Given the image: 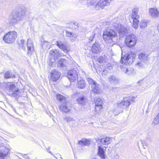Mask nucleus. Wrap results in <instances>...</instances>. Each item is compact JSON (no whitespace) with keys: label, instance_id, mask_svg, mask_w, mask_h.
I'll return each instance as SVG.
<instances>
[{"label":"nucleus","instance_id":"obj_44","mask_svg":"<svg viewBox=\"0 0 159 159\" xmlns=\"http://www.w3.org/2000/svg\"><path fill=\"white\" fill-rule=\"evenodd\" d=\"M112 67L111 66H108L106 69H109V70H111V69H112Z\"/></svg>","mask_w":159,"mask_h":159},{"label":"nucleus","instance_id":"obj_26","mask_svg":"<svg viewBox=\"0 0 159 159\" xmlns=\"http://www.w3.org/2000/svg\"><path fill=\"white\" fill-rule=\"evenodd\" d=\"M111 138L109 137H106L101 139V143L102 144L106 145H108L110 143V139Z\"/></svg>","mask_w":159,"mask_h":159},{"label":"nucleus","instance_id":"obj_34","mask_svg":"<svg viewBox=\"0 0 159 159\" xmlns=\"http://www.w3.org/2000/svg\"><path fill=\"white\" fill-rule=\"evenodd\" d=\"M64 119L68 122L74 121V120L70 116H67L64 118Z\"/></svg>","mask_w":159,"mask_h":159},{"label":"nucleus","instance_id":"obj_36","mask_svg":"<svg viewBox=\"0 0 159 159\" xmlns=\"http://www.w3.org/2000/svg\"><path fill=\"white\" fill-rule=\"evenodd\" d=\"M120 68L121 70L125 73H127L128 74H129V73L128 72L129 71L127 68L123 66H120Z\"/></svg>","mask_w":159,"mask_h":159},{"label":"nucleus","instance_id":"obj_50","mask_svg":"<svg viewBox=\"0 0 159 159\" xmlns=\"http://www.w3.org/2000/svg\"><path fill=\"white\" fill-rule=\"evenodd\" d=\"M24 156H25V154Z\"/></svg>","mask_w":159,"mask_h":159},{"label":"nucleus","instance_id":"obj_1","mask_svg":"<svg viewBox=\"0 0 159 159\" xmlns=\"http://www.w3.org/2000/svg\"><path fill=\"white\" fill-rule=\"evenodd\" d=\"M27 10L26 8L24 6L18 7L9 16L8 19L9 24L13 25L22 21L24 18Z\"/></svg>","mask_w":159,"mask_h":159},{"label":"nucleus","instance_id":"obj_32","mask_svg":"<svg viewBox=\"0 0 159 159\" xmlns=\"http://www.w3.org/2000/svg\"><path fill=\"white\" fill-rule=\"evenodd\" d=\"M49 45V43L48 42L45 41L42 42L41 43V47L44 50H45L48 47Z\"/></svg>","mask_w":159,"mask_h":159},{"label":"nucleus","instance_id":"obj_18","mask_svg":"<svg viewBox=\"0 0 159 159\" xmlns=\"http://www.w3.org/2000/svg\"><path fill=\"white\" fill-rule=\"evenodd\" d=\"M92 50L94 53H98L101 51V48L98 44L95 42L93 45L92 48Z\"/></svg>","mask_w":159,"mask_h":159},{"label":"nucleus","instance_id":"obj_7","mask_svg":"<svg viewBox=\"0 0 159 159\" xmlns=\"http://www.w3.org/2000/svg\"><path fill=\"white\" fill-rule=\"evenodd\" d=\"M5 88L7 91L11 92L10 94L12 96L16 97L17 96L19 93V89L14 84L7 83L5 85Z\"/></svg>","mask_w":159,"mask_h":159},{"label":"nucleus","instance_id":"obj_16","mask_svg":"<svg viewBox=\"0 0 159 159\" xmlns=\"http://www.w3.org/2000/svg\"><path fill=\"white\" fill-rule=\"evenodd\" d=\"M56 43L57 45L60 49L63 50L64 52H67L68 50L66 43H64L60 41H57Z\"/></svg>","mask_w":159,"mask_h":159},{"label":"nucleus","instance_id":"obj_3","mask_svg":"<svg viewBox=\"0 0 159 159\" xmlns=\"http://www.w3.org/2000/svg\"><path fill=\"white\" fill-rule=\"evenodd\" d=\"M57 98L61 103L59 106V109L61 111L68 113L71 110L70 103L66 101L64 96L58 94L57 95Z\"/></svg>","mask_w":159,"mask_h":159},{"label":"nucleus","instance_id":"obj_2","mask_svg":"<svg viewBox=\"0 0 159 159\" xmlns=\"http://www.w3.org/2000/svg\"><path fill=\"white\" fill-rule=\"evenodd\" d=\"M102 36L103 40L107 43L116 42L117 40L116 33L113 30L109 28L105 29Z\"/></svg>","mask_w":159,"mask_h":159},{"label":"nucleus","instance_id":"obj_49","mask_svg":"<svg viewBox=\"0 0 159 159\" xmlns=\"http://www.w3.org/2000/svg\"><path fill=\"white\" fill-rule=\"evenodd\" d=\"M157 104H159V99H158V102L157 103Z\"/></svg>","mask_w":159,"mask_h":159},{"label":"nucleus","instance_id":"obj_9","mask_svg":"<svg viewBox=\"0 0 159 159\" xmlns=\"http://www.w3.org/2000/svg\"><path fill=\"white\" fill-rule=\"evenodd\" d=\"M139 9L137 7L134 8L133 10L131 15V18L133 20L132 26L135 29H137L139 24V16L138 15Z\"/></svg>","mask_w":159,"mask_h":159},{"label":"nucleus","instance_id":"obj_27","mask_svg":"<svg viewBox=\"0 0 159 159\" xmlns=\"http://www.w3.org/2000/svg\"><path fill=\"white\" fill-rule=\"evenodd\" d=\"M18 43L19 45V46L24 50H26V44L25 43V40L23 39H18Z\"/></svg>","mask_w":159,"mask_h":159},{"label":"nucleus","instance_id":"obj_47","mask_svg":"<svg viewBox=\"0 0 159 159\" xmlns=\"http://www.w3.org/2000/svg\"><path fill=\"white\" fill-rule=\"evenodd\" d=\"M96 141H99L101 142V139L99 138H98L96 139Z\"/></svg>","mask_w":159,"mask_h":159},{"label":"nucleus","instance_id":"obj_11","mask_svg":"<svg viewBox=\"0 0 159 159\" xmlns=\"http://www.w3.org/2000/svg\"><path fill=\"white\" fill-rule=\"evenodd\" d=\"M78 70L75 68L69 70L68 72L67 78L70 82H74L76 80L78 76Z\"/></svg>","mask_w":159,"mask_h":159},{"label":"nucleus","instance_id":"obj_41","mask_svg":"<svg viewBox=\"0 0 159 159\" xmlns=\"http://www.w3.org/2000/svg\"><path fill=\"white\" fill-rule=\"evenodd\" d=\"M108 73V71L106 70H104L103 71V72H102V75H107Z\"/></svg>","mask_w":159,"mask_h":159},{"label":"nucleus","instance_id":"obj_33","mask_svg":"<svg viewBox=\"0 0 159 159\" xmlns=\"http://www.w3.org/2000/svg\"><path fill=\"white\" fill-rule=\"evenodd\" d=\"M148 22L146 20H143L141 21L140 26L141 28L143 29L147 26Z\"/></svg>","mask_w":159,"mask_h":159},{"label":"nucleus","instance_id":"obj_30","mask_svg":"<svg viewBox=\"0 0 159 159\" xmlns=\"http://www.w3.org/2000/svg\"><path fill=\"white\" fill-rule=\"evenodd\" d=\"M66 63V60L64 59H60L58 61V66L63 67L65 66Z\"/></svg>","mask_w":159,"mask_h":159},{"label":"nucleus","instance_id":"obj_4","mask_svg":"<svg viewBox=\"0 0 159 159\" xmlns=\"http://www.w3.org/2000/svg\"><path fill=\"white\" fill-rule=\"evenodd\" d=\"M136 56V55L132 52H129L124 57H121L120 61L122 64L127 66L132 64Z\"/></svg>","mask_w":159,"mask_h":159},{"label":"nucleus","instance_id":"obj_45","mask_svg":"<svg viewBox=\"0 0 159 159\" xmlns=\"http://www.w3.org/2000/svg\"><path fill=\"white\" fill-rule=\"evenodd\" d=\"M4 31V30L2 28H0V34Z\"/></svg>","mask_w":159,"mask_h":159},{"label":"nucleus","instance_id":"obj_39","mask_svg":"<svg viewBox=\"0 0 159 159\" xmlns=\"http://www.w3.org/2000/svg\"><path fill=\"white\" fill-rule=\"evenodd\" d=\"M70 39L71 40L72 42H74V41L76 38V36L75 34H73L71 36V38H70Z\"/></svg>","mask_w":159,"mask_h":159},{"label":"nucleus","instance_id":"obj_5","mask_svg":"<svg viewBox=\"0 0 159 159\" xmlns=\"http://www.w3.org/2000/svg\"><path fill=\"white\" fill-rule=\"evenodd\" d=\"M111 0H100L97 2L95 0H92L90 2V6L92 8L98 10L100 8L103 9V7L109 4Z\"/></svg>","mask_w":159,"mask_h":159},{"label":"nucleus","instance_id":"obj_23","mask_svg":"<svg viewBox=\"0 0 159 159\" xmlns=\"http://www.w3.org/2000/svg\"><path fill=\"white\" fill-rule=\"evenodd\" d=\"M148 55L144 52H142L139 55V58L140 60L143 62H145L148 59Z\"/></svg>","mask_w":159,"mask_h":159},{"label":"nucleus","instance_id":"obj_46","mask_svg":"<svg viewBox=\"0 0 159 159\" xmlns=\"http://www.w3.org/2000/svg\"><path fill=\"white\" fill-rule=\"evenodd\" d=\"M157 51L158 56H159V47H158L157 48Z\"/></svg>","mask_w":159,"mask_h":159},{"label":"nucleus","instance_id":"obj_13","mask_svg":"<svg viewBox=\"0 0 159 159\" xmlns=\"http://www.w3.org/2000/svg\"><path fill=\"white\" fill-rule=\"evenodd\" d=\"M51 80L53 81H56L58 80L61 74L57 70H52L51 72Z\"/></svg>","mask_w":159,"mask_h":159},{"label":"nucleus","instance_id":"obj_17","mask_svg":"<svg viewBox=\"0 0 159 159\" xmlns=\"http://www.w3.org/2000/svg\"><path fill=\"white\" fill-rule=\"evenodd\" d=\"M92 91L95 93L99 94L102 93L101 86L100 84H96L91 87Z\"/></svg>","mask_w":159,"mask_h":159},{"label":"nucleus","instance_id":"obj_29","mask_svg":"<svg viewBox=\"0 0 159 159\" xmlns=\"http://www.w3.org/2000/svg\"><path fill=\"white\" fill-rule=\"evenodd\" d=\"M4 77L5 79H8L15 77V75L11 71H7L4 73Z\"/></svg>","mask_w":159,"mask_h":159},{"label":"nucleus","instance_id":"obj_14","mask_svg":"<svg viewBox=\"0 0 159 159\" xmlns=\"http://www.w3.org/2000/svg\"><path fill=\"white\" fill-rule=\"evenodd\" d=\"M26 45L28 50L27 54L28 55H31L32 54L31 52L34 50L33 43L32 41L30 39H28Z\"/></svg>","mask_w":159,"mask_h":159},{"label":"nucleus","instance_id":"obj_43","mask_svg":"<svg viewBox=\"0 0 159 159\" xmlns=\"http://www.w3.org/2000/svg\"><path fill=\"white\" fill-rule=\"evenodd\" d=\"M137 65L140 67H142L143 66V64L141 62H139L137 63Z\"/></svg>","mask_w":159,"mask_h":159},{"label":"nucleus","instance_id":"obj_20","mask_svg":"<svg viewBox=\"0 0 159 159\" xmlns=\"http://www.w3.org/2000/svg\"><path fill=\"white\" fill-rule=\"evenodd\" d=\"M86 83L85 81L82 79L80 80H78L77 83L76 84L77 87L80 89H84L86 86Z\"/></svg>","mask_w":159,"mask_h":159},{"label":"nucleus","instance_id":"obj_6","mask_svg":"<svg viewBox=\"0 0 159 159\" xmlns=\"http://www.w3.org/2000/svg\"><path fill=\"white\" fill-rule=\"evenodd\" d=\"M17 37V33L15 31H9L5 35L3 40L7 43H13Z\"/></svg>","mask_w":159,"mask_h":159},{"label":"nucleus","instance_id":"obj_37","mask_svg":"<svg viewBox=\"0 0 159 159\" xmlns=\"http://www.w3.org/2000/svg\"><path fill=\"white\" fill-rule=\"evenodd\" d=\"M98 61L100 63H102L104 61H105V59L103 57H100L98 59Z\"/></svg>","mask_w":159,"mask_h":159},{"label":"nucleus","instance_id":"obj_28","mask_svg":"<svg viewBox=\"0 0 159 159\" xmlns=\"http://www.w3.org/2000/svg\"><path fill=\"white\" fill-rule=\"evenodd\" d=\"M90 141L85 139H83L78 142V143L81 145H87L90 144Z\"/></svg>","mask_w":159,"mask_h":159},{"label":"nucleus","instance_id":"obj_31","mask_svg":"<svg viewBox=\"0 0 159 159\" xmlns=\"http://www.w3.org/2000/svg\"><path fill=\"white\" fill-rule=\"evenodd\" d=\"M86 79L88 81L89 84L91 85V87L97 84V82L91 78L87 77Z\"/></svg>","mask_w":159,"mask_h":159},{"label":"nucleus","instance_id":"obj_8","mask_svg":"<svg viewBox=\"0 0 159 159\" xmlns=\"http://www.w3.org/2000/svg\"><path fill=\"white\" fill-rule=\"evenodd\" d=\"M136 98L134 97L123 100L121 102L118 103V107L121 109V111L122 112V109L126 108L129 107L131 104V102H134V100L133 98Z\"/></svg>","mask_w":159,"mask_h":159},{"label":"nucleus","instance_id":"obj_22","mask_svg":"<svg viewBox=\"0 0 159 159\" xmlns=\"http://www.w3.org/2000/svg\"><path fill=\"white\" fill-rule=\"evenodd\" d=\"M149 12L153 17L156 18L159 16V12L156 9L153 8L150 9L149 10Z\"/></svg>","mask_w":159,"mask_h":159},{"label":"nucleus","instance_id":"obj_42","mask_svg":"<svg viewBox=\"0 0 159 159\" xmlns=\"http://www.w3.org/2000/svg\"><path fill=\"white\" fill-rule=\"evenodd\" d=\"M4 157V154L2 153H0V159H3Z\"/></svg>","mask_w":159,"mask_h":159},{"label":"nucleus","instance_id":"obj_19","mask_svg":"<svg viewBox=\"0 0 159 159\" xmlns=\"http://www.w3.org/2000/svg\"><path fill=\"white\" fill-rule=\"evenodd\" d=\"M98 155L103 159H105V150L106 148L104 149V148L100 146H98Z\"/></svg>","mask_w":159,"mask_h":159},{"label":"nucleus","instance_id":"obj_21","mask_svg":"<svg viewBox=\"0 0 159 159\" xmlns=\"http://www.w3.org/2000/svg\"><path fill=\"white\" fill-rule=\"evenodd\" d=\"M53 57L54 58H57L60 56V54L59 50L53 49L50 51L49 52V57L51 56Z\"/></svg>","mask_w":159,"mask_h":159},{"label":"nucleus","instance_id":"obj_10","mask_svg":"<svg viewBox=\"0 0 159 159\" xmlns=\"http://www.w3.org/2000/svg\"><path fill=\"white\" fill-rule=\"evenodd\" d=\"M137 39L135 35L129 34L126 36L125 42L126 45L129 47L134 46L136 43Z\"/></svg>","mask_w":159,"mask_h":159},{"label":"nucleus","instance_id":"obj_38","mask_svg":"<svg viewBox=\"0 0 159 159\" xmlns=\"http://www.w3.org/2000/svg\"><path fill=\"white\" fill-rule=\"evenodd\" d=\"M66 35L68 37H70V38H71V36L73 34L72 33L69 32L68 31H66Z\"/></svg>","mask_w":159,"mask_h":159},{"label":"nucleus","instance_id":"obj_35","mask_svg":"<svg viewBox=\"0 0 159 159\" xmlns=\"http://www.w3.org/2000/svg\"><path fill=\"white\" fill-rule=\"evenodd\" d=\"M49 65L50 66H52L53 64L54 63L55 61V58H51L48 60Z\"/></svg>","mask_w":159,"mask_h":159},{"label":"nucleus","instance_id":"obj_24","mask_svg":"<svg viewBox=\"0 0 159 159\" xmlns=\"http://www.w3.org/2000/svg\"><path fill=\"white\" fill-rule=\"evenodd\" d=\"M108 81L110 83L112 84H117L119 83V80L115 76L112 75L108 77Z\"/></svg>","mask_w":159,"mask_h":159},{"label":"nucleus","instance_id":"obj_12","mask_svg":"<svg viewBox=\"0 0 159 159\" xmlns=\"http://www.w3.org/2000/svg\"><path fill=\"white\" fill-rule=\"evenodd\" d=\"M113 26L118 31L120 36L121 37L123 36L127 32V29L120 24H114Z\"/></svg>","mask_w":159,"mask_h":159},{"label":"nucleus","instance_id":"obj_48","mask_svg":"<svg viewBox=\"0 0 159 159\" xmlns=\"http://www.w3.org/2000/svg\"><path fill=\"white\" fill-rule=\"evenodd\" d=\"M48 152L50 153L51 155H53L54 156L53 154L52 153V152L50 151H48Z\"/></svg>","mask_w":159,"mask_h":159},{"label":"nucleus","instance_id":"obj_40","mask_svg":"<svg viewBox=\"0 0 159 159\" xmlns=\"http://www.w3.org/2000/svg\"><path fill=\"white\" fill-rule=\"evenodd\" d=\"M95 34H93L91 36H90L89 39V42H91L95 38Z\"/></svg>","mask_w":159,"mask_h":159},{"label":"nucleus","instance_id":"obj_15","mask_svg":"<svg viewBox=\"0 0 159 159\" xmlns=\"http://www.w3.org/2000/svg\"><path fill=\"white\" fill-rule=\"evenodd\" d=\"M103 102L102 100L100 98L96 99L95 101V109L96 111H98L102 108Z\"/></svg>","mask_w":159,"mask_h":159},{"label":"nucleus","instance_id":"obj_25","mask_svg":"<svg viewBox=\"0 0 159 159\" xmlns=\"http://www.w3.org/2000/svg\"><path fill=\"white\" fill-rule=\"evenodd\" d=\"M86 100V97L83 95L80 96L77 99V101L79 103L82 105L85 104Z\"/></svg>","mask_w":159,"mask_h":159}]
</instances>
